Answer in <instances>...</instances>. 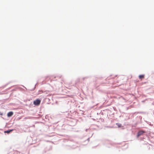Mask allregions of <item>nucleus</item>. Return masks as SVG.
Masks as SVG:
<instances>
[{
  "mask_svg": "<svg viewBox=\"0 0 154 154\" xmlns=\"http://www.w3.org/2000/svg\"><path fill=\"white\" fill-rule=\"evenodd\" d=\"M139 78L140 79L142 80V79H143L144 78V75H140L139 76Z\"/></svg>",
  "mask_w": 154,
  "mask_h": 154,
  "instance_id": "5",
  "label": "nucleus"
},
{
  "mask_svg": "<svg viewBox=\"0 0 154 154\" xmlns=\"http://www.w3.org/2000/svg\"><path fill=\"white\" fill-rule=\"evenodd\" d=\"M41 100L38 99H37L33 101V104L36 106H38L40 103Z\"/></svg>",
  "mask_w": 154,
  "mask_h": 154,
  "instance_id": "1",
  "label": "nucleus"
},
{
  "mask_svg": "<svg viewBox=\"0 0 154 154\" xmlns=\"http://www.w3.org/2000/svg\"><path fill=\"white\" fill-rule=\"evenodd\" d=\"M13 131V129H11V130H9L5 131H4V133L9 134V133H10L11 132H12Z\"/></svg>",
  "mask_w": 154,
  "mask_h": 154,
  "instance_id": "4",
  "label": "nucleus"
},
{
  "mask_svg": "<svg viewBox=\"0 0 154 154\" xmlns=\"http://www.w3.org/2000/svg\"><path fill=\"white\" fill-rule=\"evenodd\" d=\"M0 115H3V114H2V113H0Z\"/></svg>",
  "mask_w": 154,
  "mask_h": 154,
  "instance_id": "6",
  "label": "nucleus"
},
{
  "mask_svg": "<svg viewBox=\"0 0 154 154\" xmlns=\"http://www.w3.org/2000/svg\"><path fill=\"white\" fill-rule=\"evenodd\" d=\"M144 133L145 131H139L137 133V137H138L139 136H140Z\"/></svg>",
  "mask_w": 154,
  "mask_h": 154,
  "instance_id": "2",
  "label": "nucleus"
},
{
  "mask_svg": "<svg viewBox=\"0 0 154 154\" xmlns=\"http://www.w3.org/2000/svg\"><path fill=\"white\" fill-rule=\"evenodd\" d=\"M13 114V113L12 112H9L7 114L8 117H11Z\"/></svg>",
  "mask_w": 154,
  "mask_h": 154,
  "instance_id": "3",
  "label": "nucleus"
}]
</instances>
